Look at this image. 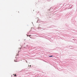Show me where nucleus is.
<instances>
[{
  "label": "nucleus",
  "instance_id": "1",
  "mask_svg": "<svg viewBox=\"0 0 77 77\" xmlns=\"http://www.w3.org/2000/svg\"><path fill=\"white\" fill-rule=\"evenodd\" d=\"M53 57V56H49V57Z\"/></svg>",
  "mask_w": 77,
  "mask_h": 77
},
{
  "label": "nucleus",
  "instance_id": "2",
  "mask_svg": "<svg viewBox=\"0 0 77 77\" xmlns=\"http://www.w3.org/2000/svg\"><path fill=\"white\" fill-rule=\"evenodd\" d=\"M14 76H15V77H16V76H17V75H16V74H15Z\"/></svg>",
  "mask_w": 77,
  "mask_h": 77
},
{
  "label": "nucleus",
  "instance_id": "3",
  "mask_svg": "<svg viewBox=\"0 0 77 77\" xmlns=\"http://www.w3.org/2000/svg\"><path fill=\"white\" fill-rule=\"evenodd\" d=\"M31 36V35H30L29 36L30 37V36Z\"/></svg>",
  "mask_w": 77,
  "mask_h": 77
},
{
  "label": "nucleus",
  "instance_id": "4",
  "mask_svg": "<svg viewBox=\"0 0 77 77\" xmlns=\"http://www.w3.org/2000/svg\"><path fill=\"white\" fill-rule=\"evenodd\" d=\"M14 62H17V61H15V60H14Z\"/></svg>",
  "mask_w": 77,
  "mask_h": 77
},
{
  "label": "nucleus",
  "instance_id": "5",
  "mask_svg": "<svg viewBox=\"0 0 77 77\" xmlns=\"http://www.w3.org/2000/svg\"><path fill=\"white\" fill-rule=\"evenodd\" d=\"M30 66H31V65H30Z\"/></svg>",
  "mask_w": 77,
  "mask_h": 77
},
{
  "label": "nucleus",
  "instance_id": "6",
  "mask_svg": "<svg viewBox=\"0 0 77 77\" xmlns=\"http://www.w3.org/2000/svg\"><path fill=\"white\" fill-rule=\"evenodd\" d=\"M13 75H14V74H13Z\"/></svg>",
  "mask_w": 77,
  "mask_h": 77
}]
</instances>
